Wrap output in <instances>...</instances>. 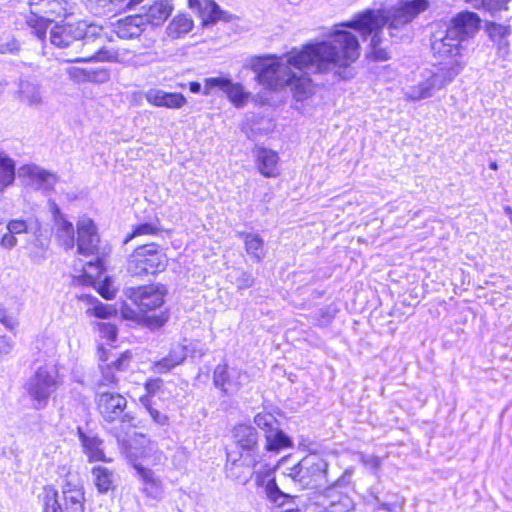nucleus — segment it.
Here are the masks:
<instances>
[{
  "mask_svg": "<svg viewBox=\"0 0 512 512\" xmlns=\"http://www.w3.org/2000/svg\"><path fill=\"white\" fill-rule=\"evenodd\" d=\"M428 7L427 0H412L404 2L387 11L368 9L355 16L347 23L338 27H350L359 32L363 38L371 35L369 56L376 61H386L389 53L382 47V29L387 25L391 38L403 39L410 36V23Z\"/></svg>",
  "mask_w": 512,
  "mask_h": 512,
  "instance_id": "1",
  "label": "nucleus"
},
{
  "mask_svg": "<svg viewBox=\"0 0 512 512\" xmlns=\"http://www.w3.org/2000/svg\"><path fill=\"white\" fill-rule=\"evenodd\" d=\"M304 51L293 49L278 57L268 55L254 57L250 61L251 69L256 73L259 84L271 90L289 86L294 98L301 101L313 91L311 79L307 76L308 62L303 59Z\"/></svg>",
  "mask_w": 512,
  "mask_h": 512,
  "instance_id": "2",
  "label": "nucleus"
},
{
  "mask_svg": "<svg viewBox=\"0 0 512 512\" xmlns=\"http://www.w3.org/2000/svg\"><path fill=\"white\" fill-rule=\"evenodd\" d=\"M303 59L308 62L310 72H332L342 79L351 76L347 70L360 55L358 38L350 31L336 28L327 40L303 47Z\"/></svg>",
  "mask_w": 512,
  "mask_h": 512,
  "instance_id": "3",
  "label": "nucleus"
},
{
  "mask_svg": "<svg viewBox=\"0 0 512 512\" xmlns=\"http://www.w3.org/2000/svg\"><path fill=\"white\" fill-rule=\"evenodd\" d=\"M96 404L105 422L114 423L120 421L121 430L114 428L112 433L116 437L119 445L130 454L126 437L132 430L134 417L129 413H125L127 408L126 398L119 393L102 392L97 395Z\"/></svg>",
  "mask_w": 512,
  "mask_h": 512,
  "instance_id": "4",
  "label": "nucleus"
},
{
  "mask_svg": "<svg viewBox=\"0 0 512 512\" xmlns=\"http://www.w3.org/2000/svg\"><path fill=\"white\" fill-rule=\"evenodd\" d=\"M463 69L460 61H454L447 67L425 69L420 72L416 83L405 90V97L411 101H420L434 94L450 83Z\"/></svg>",
  "mask_w": 512,
  "mask_h": 512,
  "instance_id": "5",
  "label": "nucleus"
},
{
  "mask_svg": "<svg viewBox=\"0 0 512 512\" xmlns=\"http://www.w3.org/2000/svg\"><path fill=\"white\" fill-rule=\"evenodd\" d=\"M41 499L43 512H85L84 488L69 478L61 487V496L54 487L45 486Z\"/></svg>",
  "mask_w": 512,
  "mask_h": 512,
  "instance_id": "6",
  "label": "nucleus"
},
{
  "mask_svg": "<svg viewBox=\"0 0 512 512\" xmlns=\"http://www.w3.org/2000/svg\"><path fill=\"white\" fill-rule=\"evenodd\" d=\"M295 484L303 489L319 490L328 480V463L318 454H309L285 473Z\"/></svg>",
  "mask_w": 512,
  "mask_h": 512,
  "instance_id": "7",
  "label": "nucleus"
},
{
  "mask_svg": "<svg viewBox=\"0 0 512 512\" xmlns=\"http://www.w3.org/2000/svg\"><path fill=\"white\" fill-rule=\"evenodd\" d=\"M168 259L155 243L138 246L127 261V271L133 276L156 274L166 269Z\"/></svg>",
  "mask_w": 512,
  "mask_h": 512,
  "instance_id": "8",
  "label": "nucleus"
},
{
  "mask_svg": "<svg viewBox=\"0 0 512 512\" xmlns=\"http://www.w3.org/2000/svg\"><path fill=\"white\" fill-rule=\"evenodd\" d=\"M63 383L55 366L39 367L25 385L28 395L35 401L36 409L44 408L52 393Z\"/></svg>",
  "mask_w": 512,
  "mask_h": 512,
  "instance_id": "9",
  "label": "nucleus"
},
{
  "mask_svg": "<svg viewBox=\"0 0 512 512\" xmlns=\"http://www.w3.org/2000/svg\"><path fill=\"white\" fill-rule=\"evenodd\" d=\"M75 8L74 0H46L44 8L32 11L26 17V23L40 40H44L51 22L47 16L67 17L74 14Z\"/></svg>",
  "mask_w": 512,
  "mask_h": 512,
  "instance_id": "10",
  "label": "nucleus"
},
{
  "mask_svg": "<svg viewBox=\"0 0 512 512\" xmlns=\"http://www.w3.org/2000/svg\"><path fill=\"white\" fill-rule=\"evenodd\" d=\"M100 30L96 24H88L86 21L77 23L56 24L50 29V42L59 48H67L73 43H78L81 37L88 40Z\"/></svg>",
  "mask_w": 512,
  "mask_h": 512,
  "instance_id": "11",
  "label": "nucleus"
},
{
  "mask_svg": "<svg viewBox=\"0 0 512 512\" xmlns=\"http://www.w3.org/2000/svg\"><path fill=\"white\" fill-rule=\"evenodd\" d=\"M104 37L102 36V27L95 36L89 40L86 36L81 37L77 46L80 47V52L83 54L70 59L69 62H112L117 58L115 51L106 49L103 46Z\"/></svg>",
  "mask_w": 512,
  "mask_h": 512,
  "instance_id": "12",
  "label": "nucleus"
},
{
  "mask_svg": "<svg viewBox=\"0 0 512 512\" xmlns=\"http://www.w3.org/2000/svg\"><path fill=\"white\" fill-rule=\"evenodd\" d=\"M254 423L264 432L267 451L279 452L292 446V441L279 428L277 419L271 413H258L254 417Z\"/></svg>",
  "mask_w": 512,
  "mask_h": 512,
  "instance_id": "13",
  "label": "nucleus"
},
{
  "mask_svg": "<svg viewBox=\"0 0 512 512\" xmlns=\"http://www.w3.org/2000/svg\"><path fill=\"white\" fill-rule=\"evenodd\" d=\"M431 47L436 57L445 60L439 67L450 66L454 61H460L463 66L465 65L462 61V52L465 50V46L457 37L450 35L448 29L444 36L434 37Z\"/></svg>",
  "mask_w": 512,
  "mask_h": 512,
  "instance_id": "14",
  "label": "nucleus"
},
{
  "mask_svg": "<svg viewBox=\"0 0 512 512\" xmlns=\"http://www.w3.org/2000/svg\"><path fill=\"white\" fill-rule=\"evenodd\" d=\"M313 504L318 512H350L354 510L353 500L339 492L335 485L315 495Z\"/></svg>",
  "mask_w": 512,
  "mask_h": 512,
  "instance_id": "15",
  "label": "nucleus"
},
{
  "mask_svg": "<svg viewBox=\"0 0 512 512\" xmlns=\"http://www.w3.org/2000/svg\"><path fill=\"white\" fill-rule=\"evenodd\" d=\"M258 463L256 454H243L239 457L233 452H227L226 473L229 478L240 483L246 484L252 477L254 467Z\"/></svg>",
  "mask_w": 512,
  "mask_h": 512,
  "instance_id": "16",
  "label": "nucleus"
},
{
  "mask_svg": "<svg viewBox=\"0 0 512 512\" xmlns=\"http://www.w3.org/2000/svg\"><path fill=\"white\" fill-rule=\"evenodd\" d=\"M134 468L141 482V492L149 500L160 502L165 498L163 479L155 471L142 463H134Z\"/></svg>",
  "mask_w": 512,
  "mask_h": 512,
  "instance_id": "17",
  "label": "nucleus"
},
{
  "mask_svg": "<svg viewBox=\"0 0 512 512\" xmlns=\"http://www.w3.org/2000/svg\"><path fill=\"white\" fill-rule=\"evenodd\" d=\"M480 23L481 19L478 14L462 11L450 20L447 29L450 31V35L457 37L464 44L477 34Z\"/></svg>",
  "mask_w": 512,
  "mask_h": 512,
  "instance_id": "18",
  "label": "nucleus"
},
{
  "mask_svg": "<svg viewBox=\"0 0 512 512\" xmlns=\"http://www.w3.org/2000/svg\"><path fill=\"white\" fill-rule=\"evenodd\" d=\"M20 178L27 179V185L36 190L50 191L58 182V176L36 164H25L18 169Z\"/></svg>",
  "mask_w": 512,
  "mask_h": 512,
  "instance_id": "19",
  "label": "nucleus"
},
{
  "mask_svg": "<svg viewBox=\"0 0 512 512\" xmlns=\"http://www.w3.org/2000/svg\"><path fill=\"white\" fill-rule=\"evenodd\" d=\"M165 290L163 286L148 285L131 288L129 298L140 308L147 312L160 307L164 302Z\"/></svg>",
  "mask_w": 512,
  "mask_h": 512,
  "instance_id": "20",
  "label": "nucleus"
},
{
  "mask_svg": "<svg viewBox=\"0 0 512 512\" xmlns=\"http://www.w3.org/2000/svg\"><path fill=\"white\" fill-rule=\"evenodd\" d=\"M77 235L79 254L85 256L98 254L99 236L91 219L82 218L77 222Z\"/></svg>",
  "mask_w": 512,
  "mask_h": 512,
  "instance_id": "21",
  "label": "nucleus"
},
{
  "mask_svg": "<svg viewBox=\"0 0 512 512\" xmlns=\"http://www.w3.org/2000/svg\"><path fill=\"white\" fill-rule=\"evenodd\" d=\"M189 7L198 14L203 26L214 25L218 21L229 22L232 16L221 10L213 0H188Z\"/></svg>",
  "mask_w": 512,
  "mask_h": 512,
  "instance_id": "22",
  "label": "nucleus"
},
{
  "mask_svg": "<svg viewBox=\"0 0 512 512\" xmlns=\"http://www.w3.org/2000/svg\"><path fill=\"white\" fill-rule=\"evenodd\" d=\"M146 101L156 107L169 109H181L187 100L181 93L166 92L161 89L152 88L145 93Z\"/></svg>",
  "mask_w": 512,
  "mask_h": 512,
  "instance_id": "23",
  "label": "nucleus"
},
{
  "mask_svg": "<svg viewBox=\"0 0 512 512\" xmlns=\"http://www.w3.org/2000/svg\"><path fill=\"white\" fill-rule=\"evenodd\" d=\"M113 31L121 39H133L139 37L145 29V19L141 14L130 15L117 20Z\"/></svg>",
  "mask_w": 512,
  "mask_h": 512,
  "instance_id": "24",
  "label": "nucleus"
},
{
  "mask_svg": "<svg viewBox=\"0 0 512 512\" xmlns=\"http://www.w3.org/2000/svg\"><path fill=\"white\" fill-rule=\"evenodd\" d=\"M234 441L245 454H255V449L258 446V433L248 425H238L233 431Z\"/></svg>",
  "mask_w": 512,
  "mask_h": 512,
  "instance_id": "25",
  "label": "nucleus"
},
{
  "mask_svg": "<svg viewBox=\"0 0 512 512\" xmlns=\"http://www.w3.org/2000/svg\"><path fill=\"white\" fill-rule=\"evenodd\" d=\"M132 354L129 351L123 352L116 360L111 361L105 367L101 366L102 379L100 385H111L118 382L115 371H125L130 364Z\"/></svg>",
  "mask_w": 512,
  "mask_h": 512,
  "instance_id": "26",
  "label": "nucleus"
},
{
  "mask_svg": "<svg viewBox=\"0 0 512 512\" xmlns=\"http://www.w3.org/2000/svg\"><path fill=\"white\" fill-rule=\"evenodd\" d=\"M79 440L84 449V453L88 456L89 461H106L105 454L102 449L103 441L96 435L84 433L78 429Z\"/></svg>",
  "mask_w": 512,
  "mask_h": 512,
  "instance_id": "27",
  "label": "nucleus"
},
{
  "mask_svg": "<svg viewBox=\"0 0 512 512\" xmlns=\"http://www.w3.org/2000/svg\"><path fill=\"white\" fill-rule=\"evenodd\" d=\"M19 97L30 107H40L44 102L40 84L29 80L20 82Z\"/></svg>",
  "mask_w": 512,
  "mask_h": 512,
  "instance_id": "28",
  "label": "nucleus"
},
{
  "mask_svg": "<svg viewBox=\"0 0 512 512\" xmlns=\"http://www.w3.org/2000/svg\"><path fill=\"white\" fill-rule=\"evenodd\" d=\"M278 155L276 152L260 148L257 152V164L260 173L265 177H275L278 175Z\"/></svg>",
  "mask_w": 512,
  "mask_h": 512,
  "instance_id": "29",
  "label": "nucleus"
},
{
  "mask_svg": "<svg viewBox=\"0 0 512 512\" xmlns=\"http://www.w3.org/2000/svg\"><path fill=\"white\" fill-rule=\"evenodd\" d=\"M172 4L169 0H157L151 5L144 16L145 25L148 23L152 25L162 24L172 12Z\"/></svg>",
  "mask_w": 512,
  "mask_h": 512,
  "instance_id": "30",
  "label": "nucleus"
},
{
  "mask_svg": "<svg viewBox=\"0 0 512 512\" xmlns=\"http://www.w3.org/2000/svg\"><path fill=\"white\" fill-rule=\"evenodd\" d=\"M16 176L15 161L7 154L0 152V193L13 185Z\"/></svg>",
  "mask_w": 512,
  "mask_h": 512,
  "instance_id": "31",
  "label": "nucleus"
},
{
  "mask_svg": "<svg viewBox=\"0 0 512 512\" xmlns=\"http://www.w3.org/2000/svg\"><path fill=\"white\" fill-rule=\"evenodd\" d=\"M55 236L61 246L65 249H72L75 245V230L73 224L66 220L60 219L54 223Z\"/></svg>",
  "mask_w": 512,
  "mask_h": 512,
  "instance_id": "32",
  "label": "nucleus"
},
{
  "mask_svg": "<svg viewBox=\"0 0 512 512\" xmlns=\"http://www.w3.org/2000/svg\"><path fill=\"white\" fill-rule=\"evenodd\" d=\"M247 254L255 263H260L265 257L264 240L255 233H242Z\"/></svg>",
  "mask_w": 512,
  "mask_h": 512,
  "instance_id": "33",
  "label": "nucleus"
},
{
  "mask_svg": "<svg viewBox=\"0 0 512 512\" xmlns=\"http://www.w3.org/2000/svg\"><path fill=\"white\" fill-rule=\"evenodd\" d=\"M185 358H186V353L184 352L183 348H179L178 351L173 350L169 353L168 356L155 362L153 364L152 370L154 373H158V374L168 373L174 367L183 363Z\"/></svg>",
  "mask_w": 512,
  "mask_h": 512,
  "instance_id": "34",
  "label": "nucleus"
},
{
  "mask_svg": "<svg viewBox=\"0 0 512 512\" xmlns=\"http://www.w3.org/2000/svg\"><path fill=\"white\" fill-rule=\"evenodd\" d=\"M92 475L99 493H107L113 488L114 475L110 469L103 466H96L92 469Z\"/></svg>",
  "mask_w": 512,
  "mask_h": 512,
  "instance_id": "35",
  "label": "nucleus"
},
{
  "mask_svg": "<svg viewBox=\"0 0 512 512\" xmlns=\"http://www.w3.org/2000/svg\"><path fill=\"white\" fill-rule=\"evenodd\" d=\"M213 382L216 387L221 388L225 393L237 391L239 389V384L231 381L227 365L216 366L213 374Z\"/></svg>",
  "mask_w": 512,
  "mask_h": 512,
  "instance_id": "36",
  "label": "nucleus"
},
{
  "mask_svg": "<svg viewBox=\"0 0 512 512\" xmlns=\"http://www.w3.org/2000/svg\"><path fill=\"white\" fill-rule=\"evenodd\" d=\"M193 27V21L186 15H177L173 18L167 27L169 36L172 38H179L187 34Z\"/></svg>",
  "mask_w": 512,
  "mask_h": 512,
  "instance_id": "37",
  "label": "nucleus"
},
{
  "mask_svg": "<svg viewBox=\"0 0 512 512\" xmlns=\"http://www.w3.org/2000/svg\"><path fill=\"white\" fill-rule=\"evenodd\" d=\"M226 95L236 107H242L247 102L250 93L246 92L241 84L231 81Z\"/></svg>",
  "mask_w": 512,
  "mask_h": 512,
  "instance_id": "38",
  "label": "nucleus"
},
{
  "mask_svg": "<svg viewBox=\"0 0 512 512\" xmlns=\"http://www.w3.org/2000/svg\"><path fill=\"white\" fill-rule=\"evenodd\" d=\"M81 298H85L90 303L94 304L91 310L93 311V314L98 318L106 319L115 315L117 312L112 305L103 304L97 298L91 297L89 295H83Z\"/></svg>",
  "mask_w": 512,
  "mask_h": 512,
  "instance_id": "39",
  "label": "nucleus"
},
{
  "mask_svg": "<svg viewBox=\"0 0 512 512\" xmlns=\"http://www.w3.org/2000/svg\"><path fill=\"white\" fill-rule=\"evenodd\" d=\"M485 30L489 36V38L496 43L497 41L508 38L511 34V30L509 26H505L502 24L488 22L485 25Z\"/></svg>",
  "mask_w": 512,
  "mask_h": 512,
  "instance_id": "40",
  "label": "nucleus"
},
{
  "mask_svg": "<svg viewBox=\"0 0 512 512\" xmlns=\"http://www.w3.org/2000/svg\"><path fill=\"white\" fill-rule=\"evenodd\" d=\"M231 80L225 77H210L205 79L203 94L209 95L213 90L218 89L226 94Z\"/></svg>",
  "mask_w": 512,
  "mask_h": 512,
  "instance_id": "41",
  "label": "nucleus"
},
{
  "mask_svg": "<svg viewBox=\"0 0 512 512\" xmlns=\"http://www.w3.org/2000/svg\"><path fill=\"white\" fill-rule=\"evenodd\" d=\"M159 227L152 223H142L137 225L132 233L125 239V243L128 241L143 235H156L159 232Z\"/></svg>",
  "mask_w": 512,
  "mask_h": 512,
  "instance_id": "42",
  "label": "nucleus"
},
{
  "mask_svg": "<svg viewBox=\"0 0 512 512\" xmlns=\"http://www.w3.org/2000/svg\"><path fill=\"white\" fill-rule=\"evenodd\" d=\"M143 406L146 408L148 413L150 414L151 418L156 422L157 424L164 425L167 423L168 418L166 415L160 413L158 410L154 409L151 406V401L148 396H143L140 399Z\"/></svg>",
  "mask_w": 512,
  "mask_h": 512,
  "instance_id": "43",
  "label": "nucleus"
},
{
  "mask_svg": "<svg viewBox=\"0 0 512 512\" xmlns=\"http://www.w3.org/2000/svg\"><path fill=\"white\" fill-rule=\"evenodd\" d=\"M88 71L87 69L71 66L66 69V74L70 80L76 83H86L89 79Z\"/></svg>",
  "mask_w": 512,
  "mask_h": 512,
  "instance_id": "44",
  "label": "nucleus"
},
{
  "mask_svg": "<svg viewBox=\"0 0 512 512\" xmlns=\"http://www.w3.org/2000/svg\"><path fill=\"white\" fill-rule=\"evenodd\" d=\"M83 271L87 277L90 279H95L99 277L103 271V262L97 257L96 261H89L86 266L83 268Z\"/></svg>",
  "mask_w": 512,
  "mask_h": 512,
  "instance_id": "45",
  "label": "nucleus"
},
{
  "mask_svg": "<svg viewBox=\"0 0 512 512\" xmlns=\"http://www.w3.org/2000/svg\"><path fill=\"white\" fill-rule=\"evenodd\" d=\"M0 323L11 332H14L19 326V321L16 316L8 313L5 308L0 307Z\"/></svg>",
  "mask_w": 512,
  "mask_h": 512,
  "instance_id": "46",
  "label": "nucleus"
},
{
  "mask_svg": "<svg viewBox=\"0 0 512 512\" xmlns=\"http://www.w3.org/2000/svg\"><path fill=\"white\" fill-rule=\"evenodd\" d=\"M511 0H481V6L489 11L490 13H494L501 10L507 9V4Z\"/></svg>",
  "mask_w": 512,
  "mask_h": 512,
  "instance_id": "47",
  "label": "nucleus"
},
{
  "mask_svg": "<svg viewBox=\"0 0 512 512\" xmlns=\"http://www.w3.org/2000/svg\"><path fill=\"white\" fill-rule=\"evenodd\" d=\"M98 293L105 299L110 300L115 297L116 289L113 287L109 278H105L97 287Z\"/></svg>",
  "mask_w": 512,
  "mask_h": 512,
  "instance_id": "48",
  "label": "nucleus"
},
{
  "mask_svg": "<svg viewBox=\"0 0 512 512\" xmlns=\"http://www.w3.org/2000/svg\"><path fill=\"white\" fill-rule=\"evenodd\" d=\"M6 229L14 235L23 234L27 233L28 224L22 219H12L7 223Z\"/></svg>",
  "mask_w": 512,
  "mask_h": 512,
  "instance_id": "49",
  "label": "nucleus"
},
{
  "mask_svg": "<svg viewBox=\"0 0 512 512\" xmlns=\"http://www.w3.org/2000/svg\"><path fill=\"white\" fill-rule=\"evenodd\" d=\"M266 493L269 499L275 503L279 501V498H284L287 495L282 493L278 488L275 479L268 480L266 484Z\"/></svg>",
  "mask_w": 512,
  "mask_h": 512,
  "instance_id": "50",
  "label": "nucleus"
},
{
  "mask_svg": "<svg viewBox=\"0 0 512 512\" xmlns=\"http://www.w3.org/2000/svg\"><path fill=\"white\" fill-rule=\"evenodd\" d=\"M88 74V82L92 83H106L110 78L109 72L106 69L89 70Z\"/></svg>",
  "mask_w": 512,
  "mask_h": 512,
  "instance_id": "51",
  "label": "nucleus"
},
{
  "mask_svg": "<svg viewBox=\"0 0 512 512\" xmlns=\"http://www.w3.org/2000/svg\"><path fill=\"white\" fill-rule=\"evenodd\" d=\"M100 333L104 338L108 341L113 342L117 338V329L115 325L111 323H100L99 324Z\"/></svg>",
  "mask_w": 512,
  "mask_h": 512,
  "instance_id": "52",
  "label": "nucleus"
},
{
  "mask_svg": "<svg viewBox=\"0 0 512 512\" xmlns=\"http://www.w3.org/2000/svg\"><path fill=\"white\" fill-rule=\"evenodd\" d=\"M18 240L14 234L8 230L0 238V247L6 250H11L16 247Z\"/></svg>",
  "mask_w": 512,
  "mask_h": 512,
  "instance_id": "53",
  "label": "nucleus"
},
{
  "mask_svg": "<svg viewBox=\"0 0 512 512\" xmlns=\"http://www.w3.org/2000/svg\"><path fill=\"white\" fill-rule=\"evenodd\" d=\"M163 386V380L160 378L156 379H150L145 384V389L147 391V394L145 396H148L151 400L152 396H154Z\"/></svg>",
  "mask_w": 512,
  "mask_h": 512,
  "instance_id": "54",
  "label": "nucleus"
},
{
  "mask_svg": "<svg viewBox=\"0 0 512 512\" xmlns=\"http://www.w3.org/2000/svg\"><path fill=\"white\" fill-rule=\"evenodd\" d=\"M254 279L251 274L245 271H239V276L236 280L237 287L239 289H247L253 285Z\"/></svg>",
  "mask_w": 512,
  "mask_h": 512,
  "instance_id": "55",
  "label": "nucleus"
},
{
  "mask_svg": "<svg viewBox=\"0 0 512 512\" xmlns=\"http://www.w3.org/2000/svg\"><path fill=\"white\" fill-rule=\"evenodd\" d=\"M19 50V43L15 39L7 41L0 40V53H15Z\"/></svg>",
  "mask_w": 512,
  "mask_h": 512,
  "instance_id": "56",
  "label": "nucleus"
},
{
  "mask_svg": "<svg viewBox=\"0 0 512 512\" xmlns=\"http://www.w3.org/2000/svg\"><path fill=\"white\" fill-rule=\"evenodd\" d=\"M13 349V341L3 335H0V355H7Z\"/></svg>",
  "mask_w": 512,
  "mask_h": 512,
  "instance_id": "57",
  "label": "nucleus"
},
{
  "mask_svg": "<svg viewBox=\"0 0 512 512\" xmlns=\"http://www.w3.org/2000/svg\"><path fill=\"white\" fill-rule=\"evenodd\" d=\"M50 211L53 215V221L54 223L57 222L60 219H65L64 215L61 213L60 208L53 200H49L48 202Z\"/></svg>",
  "mask_w": 512,
  "mask_h": 512,
  "instance_id": "58",
  "label": "nucleus"
},
{
  "mask_svg": "<svg viewBox=\"0 0 512 512\" xmlns=\"http://www.w3.org/2000/svg\"><path fill=\"white\" fill-rule=\"evenodd\" d=\"M497 45L498 52L506 55L509 53V41L507 38H503L495 43Z\"/></svg>",
  "mask_w": 512,
  "mask_h": 512,
  "instance_id": "59",
  "label": "nucleus"
},
{
  "mask_svg": "<svg viewBox=\"0 0 512 512\" xmlns=\"http://www.w3.org/2000/svg\"><path fill=\"white\" fill-rule=\"evenodd\" d=\"M89 5H97V6H106L109 3L118 5L122 3L124 0H85Z\"/></svg>",
  "mask_w": 512,
  "mask_h": 512,
  "instance_id": "60",
  "label": "nucleus"
},
{
  "mask_svg": "<svg viewBox=\"0 0 512 512\" xmlns=\"http://www.w3.org/2000/svg\"><path fill=\"white\" fill-rule=\"evenodd\" d=\"M364 462L375 469H378L382 464L381 459L377 456H370Z\"/></svg>",
  "mask_w": 512,
  "mask_h": 512,
  "instance_id": "61",
  "label": "nucleus"
},
{
  "mask_svg": "<svg viewBox=\"0 0 512 512\" xmlns=\"http://www.w3.org/2000/svg\"><path fill=\"white\" fill-rule=\"evenodd\" d=\"M164 460H165V456L162 452L160 451H156L154 453V459L152 462H148V464H151V465H154V466H157V465H161L164 463Z\"/></svg>",
  "mask_w": 512,
  "mask_h": 512,
  "instance_id": "62",
  "label": "nucleus"
},
{
  "mask_svg": "<svg viewBox=\"0 0 512 512\" xmlns=\"http://www.w3.org/2000/svg\"><path fill=\"white\" fill-rule=\"evenodd\" d=\"M46 0H28V4L32 11H36L39 8H44Z\"/></svg>",
  "mask_w": 512,
  "mask_h": 512,
  "instance_id": "63",
  "label": "nucleus"
},
{
  "mask_svg": "<svg viewBox=\"0 0 512 512\" xmlns=\"http://www.w3.org/2000/svg\"><path fill=\"white\" fill-rule=\"evenodd\" d=\"M189 89L192 93H199L201 91V84L199 82H191Z\"/></svg>",
  "mask_w": 512,
  "mask_h": 512,
  "instance_id": "64",
  "label": "nucleus"
}]
</instances>
